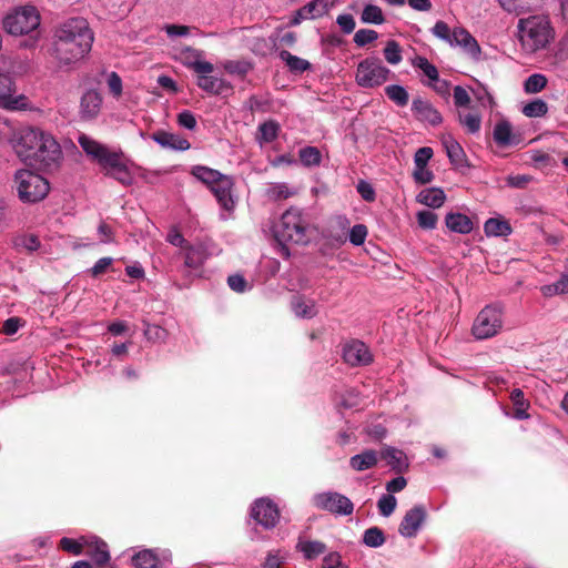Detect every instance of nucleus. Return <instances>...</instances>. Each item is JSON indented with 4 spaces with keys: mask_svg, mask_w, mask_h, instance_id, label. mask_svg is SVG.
Returning <instances> with one entry per match:
<instances>
[{
    "mask_svg": "<svg viewBox=\"0 0 568 568\" xmlns=\"http://www.w3.org/2000/svg\"><path fill=\"white\" fill-rule=\"evenodd\" d=\"M296 549L303 554L305 559L312 560L326 551V545L318 540H307L300 538L296 544Z\"/></svg>",
    "mask_w": 568,
    "mask_h": 568,
    "instance_id": "nucleus-29",
    "label": "nucleus"
},
{
    "mask_svg": "<svg viewBox=\"0 0 568 568\" xmlns=\"http://www.w3.org/2000/svg\"><path fill=\"white\" fill-rule=\"evenodd\" d=\"M367 236V227L364 224H356L349 231V242L356 246L362 245Z\"/></svg>",
    "mask_w": 568,
    "mask_h": 568,
    "instance_id": "nucleus-57",
    "label": "nucleus"
},
{
    "mask_svg": "<svg viewBox=\"0 0 568 568\" xmlns=\"http://www.w3.org/2000/svg\"><path fill=\"white\" fill-rule=\"evenodd\" d=\"M132 564L136 568H160V561L152 550L144 549L132 557Z\"/></svg>",
    "mask_w": 568,
    "mask_h": 568,
    "instance_id": "nucleus-37",
    "label": "nucleus"
},
{
    "mask_svg": "<svg viewBox=\"0 0 568 568\" xmlns=\"http://www.w3.org/2000/svg\"><path fill=\"white\" fill-rule=\"evenodd\" d=\"M83 539H87V537H81L79 539H71L64 537L60 540V547L64 551L78 556L84 552L85 542L83 541Z\"/></svg>",
    "mask_w": 568,
    "mask_h": 568,
    "instance_id": "nucleus-50",
    "label": "nucleus"
},
{
    "mask_svg": "<svg viewBox=\"0 0 568 568\" xmlns=\"http://www.w3.org/2000/svg\"><path fill=\"white\" fill-rule=\"evenodd\" d=\"M292 310L296 316L303 318H312L317 314V306L313 300H306L301 296L294 297L292 301Z\"/></svg>",
    "mask_w": 568,
    "mask_h": 568,
    "instance_id": "nucleus-32",
    "label": "nucleus"
},
{
    "mask_svg": "<svg viewBox=\"0 0 568 568\" xmlns=\"http://www.w3.org/2000/svg\"><path fill=\"white\" fill-rule=\"evenodd\" d=\"M23 324L24 322L20 317H10L3 322L1 333L8 336L13 335Z\"/></svg>",
    "mask_w": 568,
    "mask_h": 568,
    "instance_id": "nucleus-59",
    "label": "nucleus"
},
{
    "mask_svg": "<svg viewBox=\"0 0 568 568\" xmlns=\"http://www.w3.org/2000/svg\"><path fill=\"white\" fill-rule=\"evenodd\" d=\"M102 101V95L98 90H87L80 99L79 114L81 119H95L100 114Z\"/></svg>",
    "mask_w": 568,
    "mask_h": 568,
    "instance_id": "nucleus-20",
    "label": "nucleus"
},
{
    "mask_svg": "<svg viewBox=\"0 0 568 568\" xmlns=\"http://www.w3.org/2000/svg\"><path fill=\"white\" fill-rule=\"evenodd\" d=\"M84 555L89 556L97 565H104L110 560L108 546L104 541L97 537H87Z\"/></svg>",
    "mask_w": 568,
    "mask_h": 568,
    "instance_id": "nucleus-23",
    "label": "nucleus"
},
{
    "mask_svg": "<svg viewBox=\"0 0 568 568\" xmlns=\"http://www.w3.org/2000/svg\"><path fill=\"white\" fill-rule=\"evenodd\" d=\"M337 0H313L302 7L293 23H298L301 20L317 19L325 16L332 8L335 7Z\"/></svg>",
    "mask_w": 568,
    "mask_h": 568,
    "instance_id": "nucleus-21",
    "label": "nucleus"
},
{
    "mask_svg": "<svg viewBox=\"0 0 568 568\" xmlns=\"http://www.w3.org/2000/svg\"><path fill=\"white\" fill-rule=\"evenodd\" d=\"M383 53L385 60L392 65H397L403 59L402 48L395 40L387 41Z\"/></svg>",
    "mask_w": 568,
    "mask_h": 568,
    "instance_id": "nucleus-47",
    "label": "nucleus"
},
{
    "mask_svg": "<svg viewBox=\"0 0 568 568\" xmlns=\"http://www.w3.org/2000/svg\"><path fill=\"white\" fill-rule=\"evenodd\" d=\"M392 71L375 57L363 59L356 67L355 82L364 89H374L386 83Z\"/></svg>",
    "mask_w": 568,
    "mask_h": 568,
    "instance_id": "nucleus-10",
    "label": "nucleus"
},
{
    "mask_svg": "<svg viewBox=\"0 0 568 568\" xmlns=\"http://www.w3.org/2000/svg\"><path fill=\"white\" fill-rule=\"evenodd\" d=\"M310 229L308 215L300 209L290 207L282 214L275 235L280 243L307 244Z\"/></svg>",
    "mask_w": 568,
    "mask_h": 568,
    "instance_id": "nucleus-5",
    "label": "nucleus"
},
{
    "mask_svg": "<svg viewBox=\"0 0 568 568\" xmlns=\"http://www.w3.org/2000/svg\"><path fill=\"white\" fill-rule=\"evenodd\" d=\"M504 325V307L499 304L486 305L475 317L471 334L478 339H488L500 333Z\"/></svg>",
    "mask_w": 568,
    "mask_h": 568,
    "instance_id": "nucleus-9",
    "label": "nucleus"
},
{
    "mask_svg": "<svg viewBox=\"0 0 568 568\" xmlns=\"http://www.w3.org/2000/svg\"><path fill=\"white\" fill-rule=\"evenodd\" d=\"M343 359L351 366H364L368 365L373 357L363 342L353 339L343 346Z\"/></svg>",
    "mask_w": 568,
    "mask_h": 568,
    "instance_id": "nucleus-16",
    "label": "nucleus"
},
{
    "mask_svg": "<svg viewBox=\"0 0 568 568\" xmlns=\"http://www.w3.org/2000/svg\"><path fill=\"white\" fill-rule=\"evenodd\" d=\"M426 519V509L422 505L414 506L409 509L398 528L399 534L403 537L412 538L415 537L420 529L422 525Z\"/></svg>",
    "mask_w": 568,
    "mask_h": 568,
    "instance_id": "nucleus-18",
    "label": "nucleus"
},
{
    "mask_svg": "<svg viewBox=\"0 0 568 568\" xmlns=\"http://www.w3.org/2000/svg\"><path fill=\"white\" fill-rule=\"evenodd\" d=\"M233 184L231 176L221 174L216 182L209 186L220 206L229 213L235 207V200L232 194Z\"/></svg>",
    "mask_w": 568,
    "mask_h": 568,
    "instance_id": "nucleus-15",
    "label": "nucleus"
},
{
    "mask_svg": "<svg viewBox=\"0 0 568 568\" xmlns=\"http://www.w3.org/2000/svg\"><path fill=\"white\" fill-rule=\"evenodd\" d=\"M77 140L87 156L98 163L105 171L106 175L112 176L123 185H131L133 183L132 173L120 149H110L85 133H80Z\"/></svg>",
    "mask_w": 568,
    "mask_h": 568,
    "instance_id": "nucleus-3",
    "label": "nucleus"
},
{
    "mask_svg": "<svg viewBox=\"0 0 568 568\" xmlns=\"http://www.w3.org/2000/svg\"><path fill=\"white\" fill-rule=\"evenodd\" d=\"M417 222L422 229L433 230L437 224V215L432 211H419L417 213Z\"/></svg>",
    "mask_w": 568,
    "mask_h": 568,
    "instance_id": "nucleus-55",
    "label": "nucleus"
},
{
    "mask_svg": "<svg viewBox=\"0 0 568 568\" xmlns=\"http://www.w3.org/2000/svg\"><path fill=\"white\" fill-rule=\"evenodd\" d=\"M484 232L487 236H507L511 233V226L506 220L491 217L485 222Z\"/></svg>",
    "mask_w": 568,
    "mask_h": 568,
    "instance_id": "nucleus-35",
    "label": "nucleus"
},
{
    "mask_svg": "<svg viewBox=\"0 0 568 568\" xmlns=\"http://www.w3.org/2000/svg\"><path fill=\"white\" fill-rule=\"evenodd\" d=\"M454 103L457 108H466L470 103V97L466 89L460 85L454 88Z\"/></svg>",
    "mask_w": 568,
    "mask_h": 568,
    "instance_id": "nucleus-60",
    "label": "nucleus"
},
{
    "mask_svg": "<svg viewBox=\"0 0 568 568\" xmlns=\"http://www.w3.org/2000/svg\"><path fill=\"white\" fill-rule=\"evenodd\" d=\"M314 507L334 516H349L354 511L352 500L337 491H323L312 497Z\"/></svg>",
    "mask_w": 568,
    "mask_h": 568,
    "instance_id": "nucleus-11",
    "label": "nucleus"
},
{
    "mask_svg": "<svg viewBox=\"0 0 568 568\" xmlns=\"http://www.w3.org/2000/svg\"><path fill=\"white\" fill-rule=\"evenodd\" d=\"M510 398L515 406V417L517 419H527L529 417L527 414L529 403L525 399L523 390L515 388L510 394Z\"/></svg>",
    "mask_w": 568,
    "mask_h": 568,
    "instance_id": "nucleus-41",
    "label": "nucleus"
},
{
    "mask_svg": "<svg viewBox=\"0 0 568 568\" xmlns=\"http://www.w3.org/2000/svg\"><path fill=\"white\" fill-rule=\"evenodd\" d=\"M106 85L110 91V93L115 98L119 99L122 95V80L120 75L116 72H110L106 74Z\"/></svg>",
    "mask_w": 568,
    "mask_h": 568,
    "instance_id": "nucleus-54",
    "label": "nucleus"
},
{
    "mask_svg": "<svg viewBox=\"0 0 568 568\" xmlns=\"http://www.w3.org/2000/svg\"><path fill=\"white\" fill-rule=\"evenodd\" d=\"M527 118H541L548 113V104L541 99H535L521 108Z\"/></svg>",
    "mask_w": 568,
    "mask_h": 568,
    "instance_id": "nucleus-42",
    "label": "nucleus"
},
{
    "mask_svg": "<svg viewBox=\"0 0 568 568\" xmlns=\"http://www.w3.org/2000/svg\"><path fill=\"white\" fill-rule=\"evenodd\" d=\"M14 82L8 73L0 72V108L9 111H32L34 105L24 94L14 95Z\"/></svg>",
    "mask_w": 568,
    "mask_h": 568,
    "instance_id": "nucleus-12",
    "label": "nucleus"
},
{
    "mask_svg": "<svg viewBox=\"0 0 568 568\" xmlns=\"http://www.w3.org/2000/svg\"><path fill=\"white\" fill-rule=\"evenodd\" d=\"M517 37L521 50L535 54L555 40V29L547 14H531L518 20Z\"/></svg>",
    "mask_w": 568,
    "mask_h": 568,
    "instance_id": "nucleus-4",
    "label": "nucleus"
},
{
    "mask_svg": "<svg viewBox=\"0 0 568 568\" xmlns=\"http://www.w3.org/2000/svg\"><path fill=\"white\" fill-rule=\"evenodd\" d=\"M382 457L387 464L397 471H403L408 467L406 455L396 448L388 447L382 453Z\"/></svg>",
    "mask_w": 568,
    "mask_h": 568,
    "instance_id": "nucleus-34",
    "label": "nucleus"
},
{
    "mask_svg": "<svg viewBox=\"0 0 568 568\" xmlns=\"http://www.w3.org/2000/svg\"><path fill=\"white\" fill-rule=\"evenodd\" d=\"M387 98L398 106H405L408 103L409 95L406 89L398 84L387 85L385 88Z\"/></svg>",
    "mask_w": 568,
    "mask_h": 568,
    "instance_id": "nucleus-44",
    "label": "nucleus"
},
{
    "mask_svg": "<svg viewBox=\"0 0 568 568\" xmlns=\"http://www.w3.org/2000/svg\"><path fill=\"white\" fill-rule=\"evenodd\" d=\"M191 173L194 178H196L207 186H211L214 182H216V179H219L222 174L219 171L204 165L193 166Z\"/></svg>",
    "mask_w": 568,
    "mask_h": 568,
    "instance_id": "nucleus-40",
    "label": "nucleus"
},
{
    "mask_svg": "<svg viewBox=\"0 0 568 568\" xmlns=\"http://www.w3.org/2000/svg\"><path fill=\"white\" fill-rule=\"evenodd\" d=\"M459 124L470 134L478 133L481 128V116L476 111H458Z\"/></svg>",
    "mask_w": 568,
    "mask_h": 568,
    "instance_id": "nucleus-33",
    "label": "nucleus"
},
{
    "mask_svg": "<svg viewBox=\"0 0 568 568\" xmlns=\"http://www.w3.org/2000/svg\"><path fill=\"white\" fill-rule=\"evenodd\" d=\"M413 65L420 69L429 80H438V71L436 67L432 64L426 58L416 57L413 61Z\"/></svg>",
    "mask_w": 568,
    "mask_h": 568,
    "instance_id": "nucleus-52",
    "label": "nucleus"
},
{
    "mask_svg": "<svg viewBox=\"0 0 568 568\" xmlns=\"http://www.w3.org/2000/svg\"><path fill=\"white\" fill-rule=\"evenodd\" d=\"M287 554L282 550H272L268 551L264 562L262 564V568H281L282 565L286 561Z\"/></svg>",
    "mask_w": 568,
    "mask_h": 568,
    "instance_id": "nucleus-51",
    "label": "nucleus"
},
{
    "mask_svg": "<svg viewBox=\"0 0 568 568\" xmlns=\"http://www.w3.org/2000/svg\"><path fill=\"white\" fill-rule=\"evenodd\" d=\"M322 568H348L343 561L338 552H328L322 562Z\"/></svg>",
    "mask_w": 568,
    "mask_h": 568,
    "instance_id": "nucleus-61",
    "label": "nucleus"
},
{
    "mask_svg": "<svg viewBox=\"0 0 568 568\" xmlns=\"http://www.w3.org/2000/svg\"><path fill=\"white\" fill-rule=\"evenodd\" d=\"M336 23L339 26L341 30L346 34L352 33L356 26L352 14H339L336 19Z\"/></svg>",
    "mask_w": 568,
    "mask_h": 568,
    "instance_id": "nucleus-62",
    "label": "nucleus"
},
{
    "mask_svg": "<svg viewBox=\"0 0 568 568\" xmlns=\"http://www.w3.org/2000/svg\"><path fill=\"white\" fill-rule=\"evenodd\" d=\"M433 149L429 146L419 148L414 154V181L418 184H427L434 180V174L427 169L429 160L433 158Z\"/></svg>",
    "mask_w": 568,
    "mask_h": 568,
    "instance_id": "nucleus-17",
    "label": "nucleus"
},
{
    "mask_svg": "<svg viewBox=\"0 0 568 568\" xmlns=\"http://www.w3.org/2000/svg\"><path fill=\"white\" fill-rule=\"evenodd\" d=\"M447 227L456 233L468 234L473 231L471 220L462 213H449L446 216Z\"/></svg>",
    "mask_w": 568,
    "mask_h": 568,
    "instance_id": "nucleus-30",
    "label": "nucleus"
},
{
    "mask_svg": "<svg viewBox=\"0 0 568 568\" xmlns=\"http://www.w3.org/2000/svg\"><path fill=\"white\" fill-rule=\"evenodd\" d=\"M363 542L372 548L381 547L385 542L383 531L377 527H371L363 535Z\"/></svg>",
    "mask_w": 568,
    "mask_h": 568,
    "instance_id": "nucleus-49",
    "label": "nucleus"
},
{
    "mask_svg": "<svg viewBox=\"0 0 568 568\" xmlns=\"http://www.w3.org/2000/svg\"><path fill=\"white\" fill-rule=\"evenodd\" d=\"M216 253V247L212 241H204L193 245H186L184 264L189 268L197 270L203 266L210 256Z\"/></svg>",
    "mask_w": 568,
    "mask_h": 568,
    "instance_id": "nucleus-13",
    "label": "nucleus"
},
{
    "mask_svg": "<svg viewBox=\"0 0 568 568\" xmlns=\"http://www.w3.org/2000/svg\"><path fill=\"white\" fill-rule=\"evenodd\" d=\"M443 145L453 165L463 168L467 164V158L464 149L453 136H445L443 139Z\"/></svg>",
    "mask_w": 568,
    "mask_h": 568,
    "instance_id": "nucleus-27",
    "label": "nucleus"
},
{
    "mask_svg": "<svg viewBox=\"0 0 568 568\" xmlns=\"http://www.w3.org/2000/svg\"><path fill=\"white\" fill-rule=\"evenodd\" d=\"M94 42V32L87 19L69 18L53 30L48 52L61 70H74L90 54Z\"/></svg>",
    "mask_w": 568,
    "mask_h": 568,
    "instance_id": "nucleus-1",
    "label": "nucleus"
},
{
    "mask_svg": "<svg viewBox=\"0 0 568 568\" xmlns=\"http://www.w3.org/2000/svg\"><path fill=\"white\" fill-rule=\"evenodd\" d=\"M397 505L396 498L392 494L383 495L377 503L378 510L382 516H390Z\"/></svg>",
    "mask_w": 568,
    "mask_h": 568,
    "instance_id": "nucleus-53",
    "label": "nucleus"
},
{
    "mask_svg": "<svg viewBox=\"0 0 568 568\" xmlns=\"http://www.w3.org/2000/svg\"><path fill=\"white\" fill-rule=\"evenodd\" d=\"M278 131L280 124L276 121L270 120L263 122L258 125L256 139L260 144L271 143L277 138Z\"/></svg>",
    "mask_w": 568,
    "mask_h": 568,
    "instance_id": "nucleus-36",
    "label": "nucleus"
},
{
    "mask_svg": "<svg viewBox=\"0 0 568 568\" xmlns=\"http://www.w3.org/2000/svg\"><path fill=\"white\" fill-rule=\"evenodd\" d=\"M14 183L19 199L24 203L42 201L49 193V182L40 174L21 169L14 174Z\"/></svg>",
    "mask_w": 568,
    "mask_h": 568,
    "instance_id": "nucleus-8",
    "label": "nucleus"
},
{
    "mask_svg": "<svg viewBox=\"0 0 568 568\" xmlns=\"http://www.w3.org/2000/svg\"><path fill=\"white\" fill-rule=\"evenodd\" d=\"M295 190L286 183H272L266 189V196L272 201L286 200L295 194Z\"/></svg>",
    "mask_w": 568,
    "mask_h": 568,
    "instance_id": "nucleus-38",
    "label": "nucleus"
},
{
    "mask_svg": "<svg viewBox=\"0 0 568 568\" xmlns=\"http://www.w3.org/2000/svg\"><path fill=\"white\" fill-rule=\"evenodd\" d=\"M280 58L286 63L288 69L296 73H302L311 68V64L307 60L293 55L288 51H281Z\"/></svg>",
    "mask_w": 568,
    "mask_h": 568,
    "instance_id": "nucleus-39",
    "label": "nucleus"
},
{
    "mask_svg": "<svg viewBox=\"0 0 568 568\" xmlns=\"http://www.w3.org/2000/svg\"><path fill=\"white\" fill-rule=\"evenodd\" d=\"M446 200V195L442 189L438 187H428L425 190H422L417 194V201L420 204H424L426 206L438 209L440 207Z\"/></svg>",
    "mask_w": 568,
    "mask_h": 568,
    "instance_id": "nucleus-28",
    "label": "nucleus"
},
{
    "mask_svg": "<svg viewBox=\"0 0 568 568\" xmlns=\"http://www.w3.org/2000/svg\"><path fill=\"white\" fill-rule=\"evenodd\" d=\"M540 291L546 297H551L559 294H568V275H561L560 278L554 284L541 286Z\"/></svg>",
    "mask_w": 568,
    "mask_h": 568,
    "instance_id": "nucleus-46",
    "label": "nucleus"
},
{
    "mask_svg": "<svg viewBox=\"0 0 568 568\" xmlns=\"http://www.w3.org/2000/svg\"><path fill=\"white\" fill-rule=\"evenodd\" d=\"M251 515L266 529L275 527L280 519L277 506L268 498L257 499L252 506Z\"/></svg>",
    "mask_w": 568,
    "mask_h": 568,
    "instance_id": "nucleus-14",
    "label": "nucleus"
},
{
    "mask_svg": "<svg viewBox=\"0 0 568 568\" xmlns=\"http://www.w3.org/2000/svg\"><path fill=\"white\" fill-rule=\"evenodd\" d=\"M179 59L186 68L195 73H212L214 65L203 59V52L193 48H184L179 53Z\"/></svg>",
    "mask_w": 568,
    "mask_h": 568,
    "instance_id": "nucleus-19",
    "label": "nucleus"
},
{
    "mask_svg": "<svg viewBox=\"0 0 568 568\" xmlns=\"http://www.w3.org/2000/svg\"><path fill=\"white\" fill-rule=\"evenodd\" d=\"M377 453L368 449L351 457L349 465L354 470L364 471L374 467L377 464Z\"/></svg>",
    "mask_w": 568,
    "mask_h": 568,
    "instance_id": "nucleus-31",
    "label": "nucleus"
},
{
    "mask_svg": "<svg viewBox=\"0 0 568 568\" xmlns=\"http://www.w3.org/2000/svg\"><path fill=\"white\" fill-rule=\"evenodd\" d=\"M378 33L372 29H359L354 36V42L358 47H364L375 40H377Z\"/></svg>",
    "mask_w": 568,
    "mask_h": 568,
    "instance_id": "nucleus-56",
    "label": "nucleus"
},
{
    "mask_svg": "<svg viewBox=\"0 0 568 568\" xmlns=\"http://www.w3.org/2000/svg\"><path fill=\"white\" fill-rule=\"evenodd\" d=\"M364 23L382 24L385 21L383 11L375 4H367L362 12Z\"/></svg>",
    "mask_w": 568,
    "mask_h": 568,
    "instance_id": "nucleus-48",
    "label": "nucleus"
},
{
    "mask_svg": "<svg viewBox=\"0 0 568 568\" xmlns=\"http://www.w3.org/2000/svg\"><path fill=\"white\" fill-rule=\"evenodd\" d=\"M41 23V14L32 4L18 6L11 9L2 20L3 30L12 36L32 34Z\"/></svg>",
    "mask_w": 568,
    "mask_h": 568,
    "instance_id": "nucleus-6",
    "label": "nucleus"
},
{
    "mask_svg": "<svg viewBox=\"0 0 568 568\" xmlns=\"http://www.w3.org/2000/svg\"><path fill=\"white\" fill-rule=\"evenodd\" d=\"M493 135L499 146L516 145L520 142V134L514 131L511 123L507 120L495 124Z\"/></svg>",
    "mask_w": 568,
    "mask_h": 568,
    "instance_id": "nucleus-22",
    "label": "nucleus"
},
{
    "mask_svg": "<svg viewBox=\"0 0 568 568\" xmlns=\"http://www.w3.org/2000/svg\"><path fill=\"white\" fill-rule=\"evenodd\" d=\"M357 192L366 202H374L376 199V193L371 183L367 181L361 180L356 186Z\"/></svg>",
    "mask_w": 568,
    "mask_h": 568,
    "instance_id": "nucleus-58",
    "label": "nucleus"
},
{
    "mask_svg": "<svg viewBox=\"0 0 568 568\" xmlns=\"http://www.w3.org/2000/svg\"><path fill=\"white\" fill-rule=\"evenodd\" d=\"M113 263L112 257H102L95 262V264L91 267L90 273L92 276L97 277L108 271V268Z\"/></svg>",
    "mask_w": 568,
    "mask_h": 568,
    "instance_id": "nucleus-63",
    "label": "nucleus"
},
{
    "mask_svg": "<svg viewBox=\"0 0 568 568\" xmlns=\"http://www.w3.org/2000/svg\"><path fill=\"white\" fill-rule=\"evenodd\" d=\"M432 32L436 38L449 43L450 47H458L474 60H479L481 49L477 40L465 28L457 27L452 30L446 22L437 21Z\"/></svg>",
    "mask_w": 568,
    "mask_h": 568,
    "instance_id": "nucleus-7",
    "label": "nucleus"
},
{
    "mask_svg": "<svg viewBox=\"0 0 568 568\" xmlns=\"http://www.w3.org/2000/svg\"><path fill=\"white\" fill-rule=\"evenodd\" d=\"M178 123L187 130H193L196 126V119L192 112L185 110L178 115Z\"/></svg>",
    "mask_w": 568,
    "mask_h": 568,
    "instance_id": "nucleus-64",
    "label": "nucleus"
},
{
    "mask_svg": "<svg viewBox=\"0 0 568 568\" xmlns=\"http://www.w3.org/2000/svg\"><path fill=\"white\" fill-rule=\"evenodd\" d=\"M548 83L546 75L541 73H534L529 75L524 82V90L528 94H536L541 92Z\"/></svg>",
    "mask_w": 568,
    "mask_h": 568,
    "instance_id": "nucleus-43",
    "label": "nucleus"
},
{
    "mask_svg": "<svg viewBox=\"0 0 568 568\" xmlns=\"http://www.w3.org/2000/svg\"><path fill=\"white\" fill-rule=\"evenodd\" d=\"M152 139L162 148L175 151H186L191 146L186 139L166 131H158L153 133Z\"/></svg>",
    "mask_w": 568,
    "mask_h": 568,
    "instance_id": "nucleus-26",
    "label": "nucleus"
},
{
    "mask_svg": "<svg viewBox=\"0 0 568 568\" xmlns=\"http://www.w3.org/2000/svg\"><path fill=\"white\" fill-rule=\"evenodd\" d=\"M197 81L196 84L203 91L213 94L220 95L225 91L230 90L231 87L223 79L212 75L211 73H196Z\"/></svg>",
    "mask_w": 568,
    "mask_h": 568,
    "instance_id": "nucleus-25",
    "label": "nucleus"
},
{
    "mask_svg": "<svg viewBox=\"0 0 568 568\" xmlns=\"http://www.w3.org/2000/svg\"><path fill=\"white\" fill-rule=\"evenodd\" d=\"M9 144L20 161L41 170L58 169L63 158L55 138L38 126H23L13 131Z\"/></svg>",
    "mask_w": 568,
    "mask_h": 568,
    "instance_id": "nucleus-2",
    "label": "nucleus"
},
{
    "mask_svg": "<svg viewBox=\"0 0 568 568\" xmlns=\"http://www.w3.org/2000/svg\"><path fill=\"white\" fill-rule=\"evenodd\" d=\"M300 160L303 165L318 166L322 162V154L315 146H305L298 151Z\"/></svg>",
    "mask_w": 568,
    "mask_h": 568,
    "instance_id": "nucleus-45",
    "label": "nucleus"
},
{
    "mask_svg": "<svg viewBox=\"0 0 568 568\" xmlns=\"http://www.w3.org/2000/svg\"><path fill=\"white\" fill-rule=\"evenodd\" d=\"M412 111L415 116L424 122L432 125H438L442 123L440 113L428 102L422 99H415L412 104Z\"/></svg>",
    "mask_w": 568,
    "mask_h": 568,
    "instance_id": "nucleus-24",
    "label": "nucleus"
}]
</instances>
